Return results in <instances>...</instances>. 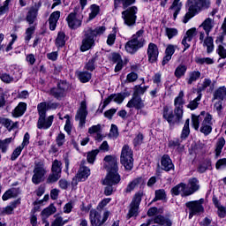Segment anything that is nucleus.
<instances>
[{
  "mask_svg": "<svg viewBox=\"0 0 226 226\" xmlns=\"http://www.w3.org/2000/svg\"><path fill=\"white\" fill-rule=\"evenodd\" d=\"M200 185H199V179L193 177L189 179V185H186L187 195H193L195 192H199Z\"/></svg>",
  "mask_w": 226,
  "mask_h": 226,
  "instance_id": "obj_21",
  "label": "nucleus"
},
{
  "mask_svg": "<svg viewBox=\"0 0 226 226\" xmlns=\"http://www.w3.org/2000/svg\"><path fill=\"white\" fill-rule=\"evenodd\" d=\"M78 77L80 82H82L83 84H86V82H89L91 80L92 74L87 71H84V72H79L78 73Z\"/></svg>",
  "mask_w": 226,
  "mask_h": 226,
  "instance_id": "obj_37",
  "label": "nucleus"
},
{
  "mask_svg": "<svg viewBox=\"0 0 226 226\" xmlns=\"http://www.w3.org/2000/svg\"><path fill=\"white\" fill-rule=\"evenodd\" d=\"M126 107L128 109H136L137 110H140V109H144V102L140 95H132V98L128 102Z\"/></svg>",
  "mask_w": 226,
  "mask_h": 226,
  "instance_id": "obj_18",
  "label": "nucleus"
},
{
  "mask_svg": "<svg viewBox=\"0 0 226 226\" xmlns=\"http://www.w3.org/2000/svg\"><path fill=\"white\" fill-rule=\"evenodd\" d=\"M202 94L199 93L198 96L192 102H189L187 105L188 109H191V110H195L197 107H199V101L201 100Z\"/></svg>",
  "mask_w": 226,
  "mask_h": 226,
  "instance_id": "obj_49",
  "label": "nucleus"
},
{
  "mask_svg": "<svg viewBox=\"0 0 226 226\" xmlns=\"http://www.w3.org/2000/svg\"><path fill=\"white\" fill-rule=\"evenodd\" d=\"M110 216V212L109 210L104 211L102 219V215L100 212H98L96 209L90 210V222L92 226H102L103 223L109 220V217Z\"/></svg>",
  "mask_w": 226,
  "mask_h": 226,
  "instance_id": "obj_7",
  "label": "nucleus"
},
{
  "mask_svg": "<svg viewBox=\"0 0 226 226\" xmlns=\"http://www.w3.org/2000/svg\"><path fill=\"white\" fill-rule=\"evenodd\" d=\"M91 12L89 14V20L95 19L98 13H100V6L96 4H92L90 7Z\"/></svg>",
  "mask_w": 226,
  "mask_h": 226,
  "instance_id": "obj_52",
  "label": "nucleus"
},
{
  "mask_svg": "<svg viewBox=\"0 0 226 226\" xmlns=\"http://www.w3.org/2000/svg\"><path fill=\"white\" fill-rule=\"evenodd\" d=\"M200 79V72L192 71L189 72V78L187 79V84L192 85V82H197Z\"/></svg>",
  "mask_w": 226,
  "mask_h": 226,
  "instance_id": "obj_38",
  "label": "nucleus"
},
{
  "mask_svg": "<svg viewBox=\"0 0 226 226\" xmlns=\"http://www.w3.org/2000/svg\"><path fill=\"white\" fill-rule=\"evenodd\" d=\"M195 62L197 64H214L215 60L211 57H196Z\"/></svg>",
  "mask_w": 226,
  "mask_h": 226,
  "instance_id": "obj_45",
  "label": "nucleus"
},
{
  "mask_svg": "<svg viewBox=\"0 0 226 226\" xmlns=\"http://www.w3.org/2000/svg\"><path fill=\"white\" fill-rule=\"evenodd\" d=\"M155 199H167V192L164 189H159L155 191Z\"/></svg>",
  "mask_w": 226,
  "mask_h": 226,
  "instance_id": "obj_64",
  "label": "nucleus"
},
{
  "mask_svg": "<svg viewBox=\"0 0 226 226\" xmlns=\"http://www.w3.org/2000/svg\"><path fill=\"white\" fill-rule=\"evenodd\" d=\"M225 96H226V87H221L217 88L215 90V92L214 93L213 100H221L222 102V100L225 98Z\"/></svg>",
  "mask_w": 226,
  "mask_h": 226,
  "instance_id": "obj_35",
  "label": "nucleus"
},
{
  "mask_svg": "<svg viewBox=\"0 0 226 226\" xmlns=\"http://www.w3.org/2000/svg\"><path fill=\"white\" fill-rule=\"evenodd\" d=\"M67 24L71 29H78L82 26V21L77 19V13L71 12L66 18Z\"/></svg>",
  "mask_w": 226,
  "mask_h": 226,
  "instance_id": "obj_20",
  "label": "nucleus"
},
{
  "mask_svg": "<svg viewBox=\"0 0 226 226\" xmlns=\"http://www.w3.org/2000/svg\"><path fill=\"white\" fill-rule=\"evenodd\" d=\"M46 174L47 170H45L43 162H35L32 183H34V185H40V183H43L45 181Z\"/></svg>",
  "mask_w": 226,
  "mask_h": 226,
  "instance_id": "obj_8",
  "label": "nucleus"
},
{
  "mask_svg": "<svg viewBox=\"0 0 226 226\" xmlns=\"http://www.w3.org/2000/svg\"><path fill=\"white\" fill-rule=\"evenodd\" d=\"M140 206V199L132 200L129 205V211L126 215L127 220L133 218V216H139V207Z\"/></svg>",
  "mask_w": 226,
  "mask_h": 226,
  "instance_id": "obj_16",
  "label": "nucleus"
},
{
  "mask_svg": "<svg viewBox=\"0 0 226 226\" xmlns=\"http://www.w3.org/2000/svg\"><path fill=\"white\" fill-rule=\"evenodd\" d=\"M160 52L158 51V46L156 44L150 42L147 48V56L149 63H156L158 61V55Z\"/></svg>",
  "mask_w": 226,
  "mask_h": 226,
  "instance_id": "obj_15",
  "label": "nucleus"
},
{
  "mask_svg": "<svg viewBox=\"0 0 226 226\" xmlns=\"http://www.w3.org/2000/svg\"><path fill=\"white\" fill-rule=\"evenodd\" d=\"M47 102H41L38 104L37 106V110H38V114H39V117L47 116Z\"/></svg>",
  "mask_w": 226,
  "mask_h": 226,
  "instance_id": "obj_43",
  "label": "nucleus"
},
{
  "mask_svg": "<svg viewBox=\"0 0 226 226\" xmlns=\"http://www.w3.org/2000/svg\"><path fill=\"white\" fill-rule=\"evenodd\" d=\"M162 117L168 121L169 124H175V123H180L181 119H183L178 118L176 114L174 115V111L169 109V107L167 106L163 108Z\"/></svg>",
  "mask_w": 226,
  "mask_h": 226,
  "instance_id": "obj_12",
  "label": "nucleus"
},
{
  "mask_svg": "<svg viewBox=\"0 0 226 226\" xmlns=\"http://www.w3.org/2000/svg\"><path fill=\"white\" fill-rule=\"evenodd\" d=\"M208 113H206V111H201V113L199 116L192 115V123L194 130H199V126L200 124V121L207 116Z\"/></svg>",
  "mask_w": 226,
  "mask_h": 226,
  "instance_id": "obj_29",
  "label": "nucleus"
},
{
  "mask_svg": "<svg viewBox=\"0 0 226 226\" xmlns=\"http://www.w3.org/2000/svg\"><path fill=\"white\" fill-rule=\"evenodd\" d=\"M147 91V87H140V86H136L135 87V91H134V95L139 96V94H144Z\"/></svg>",
  "mask_w": 226,
  "mask_h": 226,
  "instance_id": "obj_62",
  "label": "nucleus"
},
{
  "mask_svg": "<svg viewBox=\"0 0 226 226\" xmlns=\"http://www.w3.org/2000/svg\"><path fill=\"white\" fill-rule=\"evenodd\" d=\"M60 178L61 175L59 173H54L53 171H51V174H49V176L48 177L46 183H48V185H51L52 183H57Z\"/></svg>",
  "mask_w": 226,
  "mask_h": 226,
  "instance_id": "obj_42",
  "label": "nucleus"
},
{
  "mask_svg": "<svg viewBox=\"0 0 226 226\" xmlns=\"http://www.w3.org/2000/svg\"><path fill=\"white\" fill-rule=\"evenodd\" d=\"M91 176V170L86 166H80L78 174L76 175L77 181H86Z\"/></svg>",
  "mask_w": 226,
  "mask_h": 226,
  "instance_id": "obj_24",
  "label": "nucleus"
},
{
  "mask_svg": "<svg viewBox=\"0 0 226 226\" xmlns=\"http://www.w3.org/2000/svg\"><path fill=\"white\" fill-rule=\"evenodd\" d=\"M61 17V11H56L50 14L49 19V29L50 31H56V27L57 26V20Z\"/></svg>",
  "mask_w": 226,
  "mask_h": 226,
  "instance_id": "obj_25",
  "label": "nucleus"
},
{
  "mask_svg": "<svg viewBox=\"0 0 226 226\" xmlns=\"http://www.w3.org/2000/svg\"><path fill=\"white\" fill-rule=\"evenodd\" d=\"M119 4H122L124 11H122V19L124 26L127 27H135L137 25V13H139V8L137 6H132L135 4V0H114L115 10H117ZM128 6H131L128 8Z\"/></svg>",
  "mask_w": 226,
  "mask_h": 226,
  "instance_id": "obj_2",
  "label": "nucleus"
},
{
  "mask_svg": "<svg viewBox=\"0 0 226 226\" xmlns=\"http://www.w3.org/2000/svg\"><path fill=\"white\" fill-rule=\"evenodd\" d=\"M34 26H30L26 30L25 41H26V43H29L31 38H33V34H34Z\"/></svg>",
  "mask_w": 226,
  "mask_h": 226,
  "instance_id": "obj_56",
  "label": "nucleus"
},
{
  "mask_svg": "<svg viewBox=\"0 0 226 226\" xmlns=\"http://www.w3.org/2000/svg\"><path fill=\"white\" fill-rule=\"evenodd\" d=\"M185 97V92L180 91L178 96L175 98L174 105V114H176L178 119H183V105H185V101L183 98Z\"/></svg>",
  "mask_w": 226,
  "mask_h": 226,
  "instance_id": "obj_10",
  "label": "nucleus"
},
{
  "mask_svg": "<svg viewBox=\"0 0 226 226\" xmlns=\"http://www.w3.org/2000/svg\"><path fill=\"white\" fill-rule=\"evenodd\" d=\"M65 38H66V34H64V32H59L56 39V47H64L66 43Z\"/></svg>",
  "mask_w": 226,
  "mask_h": 226,
  "instance_id": "obj_40",
  "label": "nucleus"
},
{
  "mask_svg": "<svg viewBox=\"0 0 226 226\" xmlns=\"http://www.w3.org/2000/svg\"><path fill=\"white\" fill-rule=\"evenodd\" d=\"M194 36H197V29L196 28H191L186 32V34L184 37L187 38L188 41H192V40H193Z\"/></svg>",
  "mask_w": 226,
  "mask_h": 226,
  "instance_id": "obj_57",
  "label": "nucleus"
},
{
  "mask_svg": "<svg viewBox=\"0 0 226 226\" xmlns=\"http://www.w3.org/2000/svg\"><path fill=\"white\" fill-rule=\"evenodd\" d=\"M23 150H24V147L20 145L18 147H16L11 155V161L15 162V160H17V158L20 156Z\"/></svg>",
  "mask_w": 226,
  "mask_h": 226,
  "instance_id": "obj_51",
  "label": "nucleus"
},
{
  "mask_svg": "<svg viewBox=\"0 0 226 226\" xmlns=\"http://www.w3.org/2000/svg\"><path fill=\"white\" fill-rule=\"evenodd\" d=\"M104 167L107 170V176L102 181V185H106L104 190V194L109 197V195H112V192H114V185H118L119 181H121V176L117 171L119 168L117 167V158L114 155H106L104 157Z\"/></svg>",
  "mask_w": 226,
  "mask_h": 226,
  "instance_id": "obj_1",
  "label": "nucleus"
},
{
  "mask_svg": "<svg viewBox=\"0 0 226 226\" xmlns=\"http://www.w3.org/2000/svg\"><path fill=\"white\" fill-rule=\"evenodd\" d=\"M189 136H190V119L187 118L184 124V127L180 135V139L182 140H186V139H188Z\"/></svg>",
  "mask_w": 226,
  "mask_h": 226,
  "instance_id": "obj_33",
  "label": "nucleus"
},
{
  "mask_svg": "<svg viewBox=\"0 0 226 226\" xmlns=\"http://www.w3.org/2000/svg\"><path fill=\"white\" fill-rule=\"evenodd\" d=\"M211 121H213V116H211L210 114H207V116H205L204 117L200 130V132L201 133H204V135H209V133L213 132V127H211L213 123Z\"/></svg>",
  "mask_w": 226,
  "mask_h": 226,
  "instance_id": "obj_14",
  "label": "nucleus"
},
{
  "mask_svg": "<svg viewBox=\"0 0 226 226\" xmlns=\"http://www.w3.org/2000/svg\"><path fill=\"white\" fill-rule=\"evenodd\" d=\"M211 167V162H202L199 167H198V172L200 174H204L207 169Z\"/></svg>",
  "mask_w": 226,
  "mask_h": 226,
  "instance_id": "obj_59",
  "label": "nucleus"
},
{
  "mask_svg": "<svg viewBox=\"0 0 226 226\" xmlns=\"http://www.w3.org/2000/svg\"><path fill=\"white\" fill-rule=\"evenodd\" d=\"M52 123H54V116H47L39 117L37 121V128L39 130H49L50 126H52Z\"/></svg>",
  "mask_w": 226,
  "mask_h": 226,
  "instance_id": "obj_13",
  "label": "nucleus"
},
{
  "mask_svg": "<svg viewBox=\"0 0 226 226\" xmlns=\"http://www.w3.org/2000/svg\"><path fill=\"white\" fill-rule=\"evenodd\" d=\"M107 28L105 26H97L96 28L93 29L91 27L87 28L84 33V39L82 41V45L80 49L82 52H86L89 50L92 47L94 46V38L96 36H102Z\"/></svg>",
  "mask_w": 226,
  "mask_h": 226,
  "instance_id": "obj_3",
  "label": "nucleus"
},
{
  "mask_svg": "<svg viewBox=\"0 0 226 226\" xmlns=\"http://www.w3.org/2000/svg\"><path fill=\"white\" fill-rule=\"evenodd\" d=\"M120 162L126 170L133 169V151L127 145H124L122 148Z\"/></svg>",
  "mask_w": 226,
  "mask_h": 226,
  "instance_id": "obj_6",
  "label": "nucleus"
},
{
  "mask_svg": "<svg viewBox=\"0 0 226 226\" xmlns=\"http://www.w3.org/2000/svg\"><path fill=\"white\" fill-rule=\"evenodd\" d=\"M13 142V138H7L5 139H0V151L2 153H7L8 147H10V144Z\"/></svg>",
  "mask_w": 226,
  "mask_h": 226,
  "instance_id": "obj_36",
  "label": "nucleus"
},
{
  "mask_svg": "<svg viewBox=\"0 0 226 226\" xmlns=\"http://www.w3.org/2000/svg\"><path fill=\"white\" fill-rule=\"evenodd\" d=\"M182 8H183V3H181V0L173 1L172 4L170 7V11L173 12L174 20L177 19V15H179V12L181 11Z\"/></svg>",
  "mask_w": 226,
  "mask_h": 226,
  "instance_id": "obj_27",
  "label": "nucleus"
},
{
  "mask_svg": "<svg viewBox=\"0 0 226 226\" xmlns=\"http://www.w3.org/2000/svg\"><path fill=\"white\" fill-rule=\"evenodd\" d=\"M40 6H41V3L29 9L26 17V20L28 22V24H30V26L34 24V20H36V17H38V11L40 10Z\"/></svg>",
  "mask_w": 226,
  "mask_h": 226,
  "instance_id": "obj_19",
  "label": "nucleus"
},
{
  "mask_svg": "<svg viewBox=\"0 0 226 226\" xmlns=\"http://www.w3.org/2000/svg\"><path fill=\"white\" fill-rule=\"evenodd\" d=\"M216 53L218 54V56H220V57H222V59H226V49L225 47L219 45L217 49H216Z\"/></svg>",
  "mask_w": 226,
  "mask_h": 226,
  "instance_id": "obj_61",
  "label": "nucleus"
},
{
  "mask_svg": "<svg viewBox=\"0 0 226 226\" xmlns=\"http://www.w3.org/2000/svg\"><path fill=\"white\" fill-rule=\"evenodd\" d=\"M200 27H202L207 36H208V34L211 33V31H213V28L215 27V21L211 19V18L206 19L200 26Z\"/></svg>",
  "mask_w": 226,
  "mask_h": 226,
  "instance_id": "obj_28",
  "label": "nucleus"
},
{
  "mask_svg": "<svg viewBox=\"0 0 226 226\" xmlns=\"http://www.w3.org/2000/svg\"><path fill=\"white\" fill-rule=\"evenodd\" d=\"M96 57H93L85 64V70L88 72H94L96 70Z\"/></svg>",
  "mask_w": 226,
  "mask_h": 226,
  "instance_id": "obj_48",
  "label": "nucleus"
},
{
  "mask_svg": "<svg viewBox=\"0 0 226 226\" xmlns=\"http://www.w3.org/2000/svg\"><path fill=\"white\" fill-rule=\"evenodd\" d=\"M56 211H57V208H56L54 204L51 203L48 207L41 211V215L43 218H49V216H52Z\"/></svg>",
  "mask_w": 226,
  "mask_h": 226,
  "instance_id": "obj_34",
  "label": "nucleus"
},
{
  "mask_svg": "<svg viewBox=\"0 0 226 226\" xmlns=\"http://www.w3.org/2000/svg\"><path fill=\"white\" fill-rule=\"evenodd\" d=\"M165 34L169 40H172L178 34V31L177 28L166 27Z\"/></svg>",
  "mask_w": 226,
  "mask_h": 226,
  "instance_id": "obj_53",
  "label": "nucleus"
},
{
  "mask_svg": "<svg viewBox=\"0 0 226 226\" xmlns=\"http://www.w3.org/2000/svg\"><path fill=\"white\" fill-rule=\"evenodd\" d=\"M87 107L86 106V102H81L80 108L77 111L75 119L79 121V126L82 128L86 124V118L87 117Z\"/></svg>",
  "mask_w": 226,
  "mask_h": 226,
  "instance_id": "obj_11",
  "label": "nucleus"
},
{
  "mask_svg": "<svg viewBox=\"0 0 226 226\" xmlns=\"http://www.w3.org/2000/svg\"><path fill=\"white\" fill-rule=\"evenodd\" d=\"M47 199H43V200H36L33 205H34V208L31 210L30 213L33 214H36V212L40 211V207L41 206H43V202H47Z\"/></svg>",
  "mask_w": 226,
  "mask_h": 226,
  "instance_id": "obj_47",
  "label": "nucleus"
},
{
  "mask_svg": "<svg viewBox=\"0 0 226 226\" xmlns=\"http://www.w3.org/2000/svg\"><path fill=\"white\" fill-rule=\"evenodd\" d=\"M0 79L5 84H10L11 82H13V77L10 76V74H8V73L1 74Z\"/></svg>",
  "mask_w": 226,
  "mask_h": 226,
  "instance_id": "obj_60",
  "label": "nucleus"
},
{
  "mask_svg": "<svg viewBox=\"0 0 226 226\" xmlns=\"http://www.w3.org/2000/svg\"><path fill=\"white\" fill-rule=\"evenodd\" d=\"M203 47H207V54H211L215 50L214 39L209 34L203 41Z\"/></svg>",
  "mask_w": 226,
  "mask_h": 226,
  "instance_id": "obj_30",
  "label": "nucleus"
},
{
  "mask_svg": "<svg viewBox=\"0 0 226 226\" xmlns=\"http://www.w3.org/2000/svg\"><path fill=\"white\" fill-rule=\"evenodd\" d=\"M61 165H63L61 162H59L58 160H55L52 163L51 172H54L56 174H60L61 176V172H62Z\"/></svg>",
  "mask_w": 226,
  "mask_h": 226,
  "instance_id": "obj_50",
  "label": "nucleus"
},
{
  "mask_svg": "<svg viewBox=\"0 0 226 226\" xmlns=\"http://www.w3.org/2000/svg\"><path fill=\"white\" fill-rule=\"evenodd\" d=\"M98 153H100V150L98 149L92 150L87 153V160L88 163H92V164L94 163V161L96 160V156H98Z\"/></svg>",
  "mask_w": 226,
  "mask_h": 226,
  "instance_id": "obj_44",
  "label": "nucleus"
},
{
  "mask_svg": "<svg viewBox=\"0 0 226 226\" xmlns=\"http://www.w3.org/2000/svg\"><path fill=\"white\" fill-rule=\"evenodd\" d=\"M188 70V66L180 64L175 70L174 75L176 79H181L182 77H185L186 74V71Z\"/></svg>",
  "mask_w": 226,
  "mask_h": 226,
  "instance_id": "obj_32",
  "label": "nucleus"
},
{
  "mask_svg": "<svg viewBox=\"0 0 226 226\" xmlns=\"http://www.w3.org/2000/svg\"><path fill=\"white\" fill-rule=\"evenodd\" d=\"M185 206L188 207L189 211L194 213L195 215H199L200 213L204 212V207H202V200L187 202Z\"/></svg>",
  "mask_w": 226,
  "mask_h": 226,
  "instance_id": "obj_17",
  "label": "nucleus"
},
{
  "mask_svg": "<svg viewBox=\"0 0 226 226\" xmlns=\"http://www.w3.org/2000/svg\"><path fill=\"white\" fill-rule=\"evenodd\" d=\"M17 197V190L10 189L4 192L2 199H15Z\"/></svg>",
  "mask_w": 226,
  "mask_h": 226,
  "instance_id": "obj_54",
  "label": "nucleus"
},
{
  "mask_svg": "<svg viewBox=\"0 0 226 226\" xmlns=\"http://www.w3.org/2000/svg\"><path fill=\"white\" fill-rule=\"evenodd\" d=\"M214 204H215V207H217V209H218V216L220 218H225L226 207L222 206L220 204V201H218L216 199L214 200Z\"/></svg>",
  "mask_w": 226,
  "mask_h": 226,
  "instance_id": "obj_39",
  "label": "nucleus"
},
{
  "mask_svg": "<svg viewBox=\"0 0 226 226\" xmlns=\"http://www.w3.org/2000/svg\"><path fill=\"white\" fill-rule=\"evenodd\" d=\"M111 98L116 103L121 104L122 102H124V94H112Z\"/></svg>",
  "mask_w": 226,
  "mask_h": 226,
  "instance_id": "obj_58",
  "label": "nucleus"
},
{
  "mask_svg": "<svg viewBox=\"0 0 226 226\" xmlns=\"http://www.w3.org/2000/svg\"><path fill=\"white\" fill-rule=\"evenodd\" d=\"M141 183H144V178H142V177H137L134 180H132L125 189L126 193L133 192V190H135V188H137V186H139V185H140Z\"/></svg>",
  "mask_w": 226,
  "mask_h": 226,
  "instance_id": "obj_31",
  "label": "nucleus"
},
{
  "mask_svg": "<svg viewBox=\"0 0 226 226\" xmlns=\"http://www.w3.org/2000/svg\"><path fill=\"white\" fill-rule=\"evenodd\" d=\"M27 110V104L26 102H19L18 106L12 110L13 117H22Z\"/></svg>",
  "mask_w": 226,
  "mask_h": 226,
  "instance_id": "obj_26",
  "label": "nucleus"
},
{
  "mask_svg": "<svg viewBox=\"0 0 226 226\" xmlns=\"http://www.w3.org/2000/svg\"><path fill=\"white\" fill-rule=\"evenodd\" d=\"M172 195H179L181 193L182 197H188V192L186 189V184L180 183L171 189Z\"/></svg>",
  "mask_w": 226,
  "mask_h": 226,
  "instance_id": "obj_23",
  "label": "nucleus"
},
{
  "mask_svg": "<svg viewBox=\"0 0 226 226\" xmlns=\"http://www.w3.org/2000/svg\"><path fill=\"white\" fill-rule=\"evenodd\" d=\"M19 204H20V200H16L12 201L10 204V206H7L5 208H4V213H5V215H11V213H13V209H15L17 206H19Z\"/></svg>",
  "mask_w": 226,
  "mask_h": 226,
  "instance_id": "obj_41",
  "label": "nucleus"
},
{
  "mask_svg": "<svg viewBox=\"0 0 226 226\" xmlns=\"http://www.w3.org/2000/svg\"><path fill=\"white\" fill-rule=\"evenodd\" d=\"M66 89H68V83L66 81H59L56 87L50 89L49 94L56 98V100H61V98H64Z\"/></svg>",
  "mask_w": 226,
  "mask_h": 226,
  "instance_id": "obj_9",
  "label": "nucleus"
},
{
  "mask_svg": "<svg viewBox=\"0 0 226 226\" xmlns=\"http://www.w3.org/2000/svg\"><path fill=\"white\" fill-rule=\"evenodd\" d=\"M225 168H226V158L220 159L216 162L215 169H217V170H220Z\"/></svg>",
  "mask_w": 226,
  "mask_h": 226,
  "instance_id": "obj_63",
  "label": "nucleus"
},
{
  "mask_svg": "<svg viewBox=\"0 0 226 226\" xmlns=\"http://www.w3.org/2000/svg\"><path fill=\"white\" fill-rule=\"evenodd\" d=\"M10 3H11V0H5L4 2L3 6L0 7V16L10 11Z\"/></svg>",
  "mask_w": 226,
  "mask_h": 226,
  "instance_id": "obj_55",
  "label": "nucleus"
},
{
  "mask_svg": "<svg viewBox=\"0 0 226 226\" xmlns=\"http://www.w3.org/2000/svg\"><path fill=\"white\" fill-rule=\"evenodd\" d=\"M146 45V39H144V30H139L132 35V40L125 44V50L129 54H135L139 49H142Z\"/></svg>",
  "mask_w": 226,
  "mask_h": 226,
  "instance_id": "obj_5",
  "label": "nucleus"
},
{
  "mask_svg": "<svg viewBox=\"0 0 226 226\" xmlns=\"http://www.w3.org/2000/svg\"><path fill=\"white\" fill-rule=\"evenodd\" d=\"M211 6V0H188V12L185 14L183 22L186 24L190 19L195 17L201 10H207Z\"/></svg>",
  "mask_w": 226,
  "mask_h": 226,
  "instance_id": "obj_4",
  "label": "nucleus"
},
{
  "mask_svg": "<svg viewBox=\"0 0 226 226\" xmlns=\"http://www.w3.org/2000/svg\"><path fill=\"white\" fill-rule=\"evenodd\" d=\"M223 146H225V139L223 137H221L218 139L216 144V156H220V154H222V149H223Z\"/></svg>",
  "mask_w": 226,
  "mask_h": 226,
  "instance_id": "obj_46",
  "label": "nucleus"
},
{
  "mask_svg": "<svg viewBox=\"0 0 226 226\" xmlns=\"http://www.w3.org/2000/svg\"><path fill=\"white\" fill-rule=\"evenodd\" d=\"M162 170L166 172L170 170H174V163H172V159L168 154H164L161 159Z\"/></svg>",
  "mask_w": 226,
  "mask_h": 226,
  "instance_id": "obj_22",
  "label": "nucleus"
}]
</instances>
